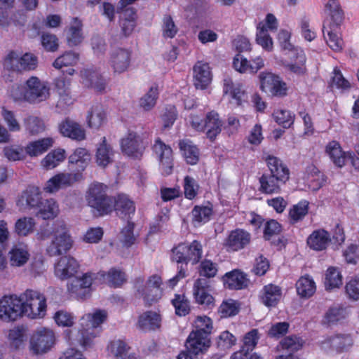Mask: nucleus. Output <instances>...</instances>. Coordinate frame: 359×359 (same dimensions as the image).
<instances>
[{
    "instance_id": "obj_46",
    "label": "nucleus",
    "mask_w": 359,
    "mask_h": 359,
    "mask_svg": "<svg viewBox=\"0 0 359 359\" xmlns=\"http://www.w3.org/2000/svg\"><path fill=\"white\" fill-rule=\"evenodd\" d=\"M66 158V151L64 149L57 148L50 153L41 161V165L46 169H53L57 166Z\"/></svg>"
},
{
    "instance_id": "obj_38",
    "label": "nucleus",
    "mask_w": 359,
    "mask_h": 359,
    "mask_svg": "<svg viewBox=\"0 0 359 359\" xmlns=\"http://www.w3.org/2000/svg\"><path fill=\"white\" fill-rule=\"evenodd\" d=\"M114 152L111 146L107 143L105 137H102V142L97 149L95 160L97 164L105 168L113 162Z\"/></svg>"
},
{
    "instance_id": "obj_42",
    "label": "nucleus",
    "mask_w": 359,
    "mask_h": 359,
    "mask_svg": "<svg viewBox=\"0 0 359 359\" xmlns=\"http://www.w3.org/2000/svg\"><path fill=\"white\" fill-rule=\"evenodd\" d=\"M98 276L103 278L108 285L113 287H121L126 282L125 273L116 268H111L107 273L104 271H100L95 274V277Z\"/></svg>"
},
{
    "instance_id": "obj_43",
    "label": "nucleus",
    "mask_w": 359,
    "mask_h": 359,
    "mask_svg": "<svg viewBox=\"0 0 359 359\" xmlns=\"http://www.w3.org/2000/svg\"><path fill=\"white\" fill-rule=\"evenodd\" d=\"M179 147L188 164L196 165L199 161V150L193 143L187 140H181Z\"/></svg>"
},
{
    "instance_id": "obj_50",
    "label": "nucleus",
    "mask_w": 359,
    "mask_h": 359,
    "mask_svg": "<svg viewBox=\"0 0 359 359\" xmlns=\"http://www.w3.org/2000/svg\"><path fill=\"white\" fill-rule=\"evenodd\" d=\"M297 292L302 297H310L316 291V284L309 276H302L296 283Z\"/></svg>"
},
{
    "instance_id": "obj_3",
    "label": "nucleus",
    "mask_w": 359,
    "mask_h": 359,
    "mask_svg": "<svg viewBox=\"0 0 359 359\" xmlns=\"http://www.w3.org/2000/svg\"><path fill=\"white\" fill-rule=\"evenodd\" d=\"M195 328L189 335L186 347L196 356L203 353L210 346V335L212 330L211 319L207 316H198L195 321Z\"/></svg>"
},
{
    "instance_id": "obj_45",
    "label": "nucleus",
    "mask_w": 359,
    "mask_h": 359,
    "mask_svg": "<svg viewBox=\"0 0 359 359\" xmlns=\"http://www.w3.org/2000/svg\"><path fill=\"white\" fill-rule=\"evenodd\" d=\"M281 230V226L278 222L273 219L270 220L265 224L264 238L271 244L278 245L282 242L280 238Z\"/></svg>"
},
{
    "instance_id": "obj_13",
    "label": "nucleus",
    "mask_w": 359,
    "mask_h": 359,
    "mask_svg": "<svg viewBox=\"0 0 359 359\" xmlns=\"http://www.w3.org/2000/svg\"><path fill=\"white\" fill-rule=\"evenodd\" d=\"M147 143L137 133L130 132L121 141V148L123 154L133 158L142 156Z\"/></svg>"
},
{
    "instance_id": "obj_63",
    "label": "nucleus",
    "mask_w": 359,
    "mask_h": 359,
    "mask_svg": "<svg viewBox=\"0 0 359 359\" xmlns=\"http://www.w3.org/2000/svg\"><path fill=\"white\" fill-rule=\"evenodd\" d=\"M1 114L11 132H18L20 130V124L13 111L2 107Z\"/></svg>"
},
{
    "instance_id": "obj_17",
    "label": "nucleus",
    "mask_w": 359,
    "mask_h": 359,
    "mask_svg": "<svg viewBox=\"0 0 359 359\" xmlns=\"http://www.w3.org/2000/svg\"><path fill=\"white\" fill-rule=\"evenodd\" d=\"M161 284V278L158 275H153L149 278L144 287H138L137 292L141 294L146 304L151 306L161 299L163 292Z\"/></svg>"
},
{
    "instance_id": "obj_15",
    "label": "nucleus",
    "mask_w": 359,
    "mask_h": 359,
    "mask_svg": "<svg viewBox=\"0 0 359 359\" xmlns=\"http://www.w3.org/2000/svg\"><path fill=\"white\" fill-rule=\"evenodd\" d=\"M152 148L159 161L162 173L165 175H170L173 168V157L171 147L163 142L161 139L157 138Z\"/></svg>"
},
{
    "instance_id": "obj_8",
    "label": "nucleus",
    "mask_w": 359,
    "mask_h": 359,
    "mask_svg": "<svg viewBox=\"0 0 359 359\" xmlns=\"http://www.w3.org/2000/svg\"><path fill=\"white\" fill-rule=\"evenodd\" d=\"M22 316L29 318H42L45 316L46 301L45 297L37 291L27 290L20 294Z\"/></svg>"
},
{
    "instance_id": "obj_58",
    "label": "nucleus",
    "mask_w": 359,
    "mask_h": 359,
    "mask_svg": "<svg viewBox=\"0 0 359 359\" xmlns=\"http://www.w3.org/2000/svg\"><path fill=\"white\" fill-rule=\"evenodd\" d=\"M108 349L116 359H126L129 347L126 342L115 339L110 342Z\"/></svg>"
},
{
    "instance_id": "obj_23",
    "label": "nucleus",
    "mask_w": 359,
    "mask_h": 359,
    "mask_svg": "<svg viewBox=\"0 0 359 359\" xmlns=\"http://www.w3.org/2000/svg\"><path fill=\"white\" fill-rule=\"evenodd\" d=\"M91 161L90 152L85 148H76L68 158L70 170L81 173L85 170Z\"/></svg>"
},
{
    "instance_id": "obj_12",
    "label": "nucleus",
    "mask_w": 359,
    "mask_h": 359,
    "mask_svg": "<svg viewBox=\"0 0 359 359\" xmlns=\"http://www.w3.org/2000/svg\"><path fill=\"white\" fill-rule=\"evenodd\" d=\"M22 299L17 295H5L0 299V319L15 321L22 316Z\"/></svg>"
},
{
    "instance_id": "obj_19",
    "label": "nucleus",
    "mask_w": 359,
    "mask_h": 359,
    "mask_svg": "<svg viewBox=\"0 0 359 359\" xmlns=\"http://www.w3.org/2000/svg\"><path fill=\"white\" fill-rule=\"evenodd\" d=\"M43 198L39 188L29 187L21 194L18 204L25 211H33L34 213Z\"/></svg>"
},
{
    "instance_id": "obj_52",
    "label": "nucleus",
    "mask_w": 359,
    "mask_h": 359,
    "mask_svg": "<svg viewBox=\"0 0 359 359\" xmlns=\"http://www.w3.org/2000/svg\"><path fill=\"white\" fill-rule=\"evenodd\" d=\"M81 29V22L76 18H74L67 37L69 46H74L81 43L83 39Z\"/></svg>"
},
{
    "instance_id": "obj_11",
    "label": "nucleus",
    "mask_w": 359,
    "mask_h": 359,
    "mask_svg": "<svg viewBox=\"0 0 359 359\" xmlns=\"http://www.w3.org/2000/svg\"><path fill=\"white\" fill-rule=\"evenodd\" d=\"M259 79L262 91L276 97H284L287 95V84L278 76L271 72H263L259 74Z\"/></svg>"
},
{
    "instance_id": "obj_54",
    "label": "nucleus",
    "mask_w": 359,
    "mask_h": 359,
    "mask_svg": "<svg viewBox=\"0 0 359 359\" xmlns=\"http://www.w3.org/2000/svg\"><path fill=\"white\" fill-rule=\"evenodd\" d=\"M256 41L265 50L268 51L272 50L273 41L268 34V30L263 22H260L257 25Z\"/></svg>"
},
{
    "instance_id": "obj_6",
    "label": "nucleus",
    "mask_w": 359,
    "mask_h": 359,
    "mask_svg": "<svg viewBox=\"0 0 359 359\" xmlns=\"http://www.w3.org/2000/svg\"><path fill=\"white\" fill-rule=\"evenodd\" d=\"M107 187L94 183L89 187L86 200L88 205L97 212L98 216L110 214L114 209V198L107 194Z\"/></svg>"
},
{
    "instance_id": "obj_56",
    "label": "nucleus",
    "mask_w": 359,
    "mask_h": 359,
    "mask_svg": "<svg viewBox=\"0 0 359 359\" xmlns=\"http://www.w3.org/2000/svg\"><path fill=\"white\" fill-rule=\"evenodd\" d=\"M79 58V54L67 51L57 57L53 62V66L57 69H61L65 67L74 66L78 62Z\"/></svg>"
},
{
    "instance_id": "obj_27",
    "label": "nucleus",
    "mask_w": 359,
    "mask_h": 359,
    "mask_svg": "<svg viewBox=\"0 0 359 359\" xmlns=\"http://www.w3.org/2000/svg\"><path fill=\"white\" fill-rule=\"evenodd\" d=\"M130 52L124 48H118L114 50L110 57V65L116 73H123L126 72L130 64Z\"/></svg>"
},
{
    "instance_id": "obj_4",
    "label": "nucleus",
    "mask_w": 359,
    "mask_h": 359,
    "mask_svg": "<svg viewBox=\"0 0 359 359\" xmlns=\"http://www.w3.org/2000/svg\"><path fill=\"white\" fill-rule=\"evenodd\" d=\"M107 317L104 310H97L93 313H87L80 320L81 328L78 332L76 341L84 348L87 349L93 344V339L97 336V328L103 323Z\"/></svg>"
},
{
    "instance_id": "obj_34",
    "label": "nucleus",
    "mask_w": 359,
    "mask_h": 359,
    "mask_svg": "<svg viewBox=\"0 0 359 359\" xmlns=\"http://www.w3.org/2000/svg\"><path fill=\"white\" fill-rule=\"evenodd\" d=\"M222 122L217 112L211 111L207 114L204 120V130H206L208 138L214 140L222 131Z\"/></svg>"
},
{
    "instance_id": "obj_5",
    "label": "nucleus",
    "mask_w": 359,
    "mask_h": 359,
    "mask_svg": "<svg viewBox=\"0 0 359 359\" xmlns=\"http://www.w3.org/2000/svg\"><path fill=\"white\" fill-rule=\"evenodd\" d=\"M107 187L94 183L89 187L86 200L88 205L97 212L98 216L110 214L114 209V198L107 194Z\"/></svg>"
},
{
    "instance_id": "obj_24",
    "label": "nucleus",
    "mask_w": 359,
    "mask_h": 359,
    "mask_svg": "<svg viewBox=\"0 0 359 359\" xmlns=\"http://www.w3.org/2000/svg\"><path fill=\"white\" fill-rule=\"evenodd\" d=\"M30 254L27 245L15 244L8 253V263L12 267H22L29 260Z\"/></svg>"
},
{
    "instance_id": "obj_48",
    "label": "nucleus",
    "mask_w": 359,
    "mask_h": 359,
    "mask_svg": "<svg viewBox=\"0 0 359 359\" xmlns=\"http://www.w3.org/2000/svg\"><path fill=\"white\" fill-rule=\"evenodd\" d=\"M326 151L337 166L341 168L345 165L346 155L339 142H330L326 147Z\"/></svg>"
},
{
    "instance_id": "obj_51",
    "label": "nucleus",
    "mask_w": 359,
    "mask_h": 359,
    "mask_svg": "<svg viewBox=\"0 0 359 359\" xmlns=\"http://www.w3.org/2000/svg\"><path fill=\"white\" fill-rule=\"evenodd\" d=\"M348 316L347 309L340 305L334 306L328 309L325 315V323L334 325L345 319Z\"/></svg>"
},
{
    "instance_id": "obj_33",
    "label": "nucleus",
    "mask_w": 359,
    "mask_h": 359,
    "mask_svg": "<svg viewBox=\"0 0 359 359\" xmlns=\"http://www.w3.org/2000/svg\"><path fill=\"white\" fill-rule=\"evenodd\" d=\"M331 241L329 232L324 229H318L312 232L306 242L311 249L322 251L327 248Z\"/></svg>"
},
{
    "instance_id": "obj_16",
    "label": "nucleus",
    "mask_w": 359,
    "mask_h": 359,
    "mask_svg": "<svg viewBox=\"0 0 359 359\" xmlns=\"http://www.w3.org/2000/svg\"><path fill=\"white\" fill-rule=\"evenodd\" d=\"M27 101L30 103L46 100L49 97V88L46 82L36 76L30 77L26 82Z\"/></svg>"
},
{
    "instance_id": "obj_40",
    "label": "nucleus",
    "mask_w": 359,
    "mask_h": 359,
    "mask_svg": "<svg viewBox=\"0 0 359 359\" xmlns=\"http://www.w3.org/2000/svg\"><path fill=\"white\" fill-rule=\"evenodd\" d=\"M53 144L51 137L42 138L29 142L25 148V152L31 157L38 156L46 152Z\"/></svg>"
},
{
    "instance_id": "obj_10",
    "label": "nucleus",
    "mask_w": 359,
    "mask_h": 359,
    "mask_svg": "<svg viewBox=\"0 0 359 359\" xmlns=\"http://www.w3.org/2000/svg\"><path fill=\"white\" fill-rule=\"evenodd\" d=\"M6 66L18 72L34 70L38 66V57L32 53L20 55L15 51H11L6 58Z\"/></svg>"
},
{
    "instance_id": "obj_44",
    "label": "nucleus",
    "mask_w": 359,
    "mask_h": 359,
    "mask_svg": "<svg viewBox=\"0 0 359 359\" xmlns=\"http://www.w3.org/2000/svg\"><path fill=\"white\" fill-rule=\"evenodd\" d=\"M118 215L130 216L135 211V206L128 196L119 194L114 198V209Z\"/></svg>"
},
{
    "instance_id": "obj_41",
    "label": "nucleus",
    "mask_w": 359,
    "mask_h": 359,
    "mask_svg": "<svg viewBox=\"0 0 359 359\" xmlns=\"http://www.w3.org/2000/svg\"><path fill=\"white\" fill-rule=\"evenodd\" d=\"M339 27L328 26V28L323 27V32L328 46L334 52H341L344 48V41L337 33Z\"/></svg>"
},
{
    "instance_id": "obj_35",
    "label": "nucleus",
    "mask_w": 359,
    "mask_h": 359,
    "mask_svg": "<svg viewBox=\"0 0 359 359\" xmlns=\"http://www.w3.org/2000/svg\"><path fill=\"white\" fill-rule=\"evenodd\" d=\"M224 93L229 94L231 100V102L236 106L242 105L243 102L247 101V95L245 91L242 90L240 85H235L231 79L226 78L224 79Z\"/></svg>"
},
{
    "instance_id": "obj_14",
    "label": "nucleus",
    "mask_w": 359,
    "mask_h": 359,
    "mask_svg": "<svg viewBox=\"0 0 359 359\" xmlns=\"http://www.w3.org/2000/svg\"><path fill=\"white\" fill-rule=\"evenodd\" d=\"M82 175L79 172H60L49 179L43 190L47 193H55L60 189L72 186L81 178Z\"/></svg>"
},
{
    "instance_id": "obj_32",
    "label": "nucleus",
    "mask_w": 359,
    "mask_h": 359,
    "mask_svg": "<svg viewBox=\"0 0 359 359\" xmlns=\"http://www.w3.org/2000/svg\"><path fill=\"white\" fill-rule=\"evenodd\" d=\"M194 77L196 88L205 89L212 80V74L208 64L198 62L194 67Z\"/></svg>"
},
{
    "instance_id": "obj_47",
    "label": "nucleus",
    "mask_w": 359,
    "mask_h": 359,
    "mask_svg": "<svg viewBox=\"0 0 359 359\" xmlns=\"http://www.w3.org/2000/svg\"><path fill=\"white\" fill-rule=\"evenodd\" d=\"M303 345V341L295 335L287 337L282 339L279 344L277 346V351H283L286 353H292L299 350Z\"/></svg>"
},
{
    "instance_id": "obj_36",
    "label": "nucleus",
    "mask_w": 359,
    "mask_h": 359,
    "mask_svg": "<svg viewBox=\"0 0 359 359\" xmlns=\"http://www.w3.org/2000/svg\"><path fill=\"white\" fill-rule=\"evenodd\" d=\"M281 289L273 284H269L263 287L260 299L267 307L276 306L281 297Z\"/></svg>"
},
{
    "instance_id": "obj_21",
    "label": "nucleus",
    "mask_w": 359,
    "mask_h": 359,
    "mask_svg": "<svg viewBox=\"0 0 359 359\" xmlns=\"http://www.w3.org/2000/svg\"><path fill=\"white\" fill-rule=\"evenodd\" d=\"M250 234L243 229L232 231L225 239L224 245L229 252H236L245 248L250 242Z\"/></svg>"
},
{
    "instance_id": "obj_1",
    "label": "nucleus",
    "mask_w": 359,
    "mask_h": 359,
    "mask_svg": "<svg viewBox=\"0 0 359 359\" xmlns=\"http://www.w3.org/2000/svg\"><path fill=\"white\" fill-rule=\"evenodd\" d=\"M266 162L269 172L264 173L259 177V191L268 195L279 194L281 191V186L289 180L290 170L277 157L269 156L266 158Z\"/></svg>"
},
{
    "instance_id": "obj_37",
    "label": "nucleus",
    "mask_w": 359,
    "mask_h": 359,
    "mask_svg": "<svg viewBox=\"0 0 359 359\" xmlns=\"http://www.w3.org/2000/svg\"><path fill=\"white\" fill-rule=\"evenodd\" d=\"M107 121V114L101 104L93 105L87 115V123L89 128L98 130Z\"/></svg>"
},
{
    "instance_id": "obj_2",
    "label": "nucleus",
    "mask_w": 359,
    "mask_h": 359,
    "mask_svg": "<svg viewBox=\"0 0 359 359\" xmlns=\"http://www.w3.org/2000/svg\"><path fill=\"white\" fill-rule=\"evenodd\" d=\"M202 253V245L197 241H194L190 244L180 243L172 250V260L181 264V266L177 267L179 271L177 275L168 280L169 287L173 288L186 276L187 264H197L201 259Z\"/></svg>"
},
{
    "instance_id": "obj_55",
    "label": "nucleus",
    "mask_w": 359,
    "mask_h": 359,
    "mask_svg": "<svg viewBox=\"0 0 359 359\" xmlns=\"http://www.w3.org/2000/svg\"><path fill=\"white\" fill-rule=\"evenodd\" d=\"M342 285V276L335 267H330L325 273V285L326 290L338 288Z\"/></svg>"
},
{
    "instance_id": "obj_62",
    "label": "nucleus",
    "mask_w": 359,
    "mask_h": 359,
    "mask_svg": "<svg viewBox=\"0 0 359 359\" xmlns=\"http://www.w3.org/2000/svg\"><path fill=\"white\" fill-rule=\"evenodd\" d=\"M134 224L128 222L127 225L121 231L120 241L126 248L131 247L136 241L133 233Z\"/></svg>"
},
{
    "instance_id": "obj_7",
    "label": "nucleus",
    "mask_w": 359,
    "mask_h": 359,
    "mask_svg": "<svg viewBox=\"0 0 359 359\" xmlns=\"http://www.w3.org/2000/svg\"><path fill=\"white\" fill-rule=\"evenodd\" d=\"M73 245V240L64 222H57L53 226V237L46 247V252L50 257L67 253Z\"/></svg>"
},
{
    "instance_id": "obj_28",
    "label": "nucleus",
    "mask_w": 359,
    "mask_h": 359,
    "mask_svg": "<svg viewBox=\"0 0 359 359\" xmlns=\"http://www.w3.org/2000/svg\"><path fill=\"white\" fill-rule=\"evenodd\" d=\"M233 65L234 69L241 73L250 72L255 74L264 67V60L260 57L255 58L251 62L241 55L238 54L233 58Z\"/></svg>"
},
{
    "instance_id": "obj_9",
    "label": "nucleus",
    "mask_w": 359,
    "mask_h": 359,
    "mask_svg": "<svg viewBox=\"0 0 359 359\" xmlns=\"http://www.w3.org/2000/svg\"><path fill=\"white\" fill-rule=\"evenodd\" d=\"M55 341L53 330L41 328L35 331L29 340V350L34 355H42L48 352Z\"/></svg>"
},
{
    "instance_id": "obj_61",
    "label": "nucleus",
    "mask_w": 359,
    "mask_h": 359,
    "mask_svg": "<svg viewBox=\"0 0 359 359\" xmlns=\"http://www.w3.org/2000/svg\"><path fill=\"white\" fill-rule=\"evenodd\" d=\"M158 88L152 86L149 91L140 100V105L144 110L149 111L156 104L158 98Z\"/></svg>"
},
{
    "instance_id": "obj_49",
    "label": "nucleus",
    "mask_w": 359,
    "mask_h": 359,
    "mask_svg": "<svg viewBox=\"0 0 359 359\" xmlns=\"http://www.w3.org/2000/svg\"><path fill=\"white\" fill-rule=\"evenodd\" d=\"M23 124L27 133L31 135H38L45 130L43 121L34 115H29L23 119Z\"/></svg>"
},
{
    "instance_id": "obj_30",
    "label": "nucleus",
    "mask_w": 359,
    "mask_h": 359,
    "mask_svg": "<svg viewBox=\"0 0 359 359\" xmlns=\"http://www.w3.org/2000/svg\"><path fill=\"white\" fill-rule=\"evenodd\" d=\"M161 325V317L159 313L153 311H147L142 313L137 320V327L144 331H154Z\"/></svg>"
},
{
    "instance_id": "obj_22",
    "label": "nucleus",
    "mask_w": 359,
    "mask_h": 359,
    "mask_svg": "<svg viewBox=\"0 0 359 359\" xmlns=\"http://www.w3.org/2000/svg\"><path fill=\"white\" fill-rule=\"evenodd\" d=\"M59 130L64 137L75 141L80 142L86 138L84 128L80 123L69 118H65L60 123Z\"/></svg>"
},
{
    "instance_id": "obj_18",
    "label": "nucleus",
    "mask_w": 359,
    "mask_h": 359,
    "mask_svg": "<svg viewBox=\"0 0 359 359\" xmlns=\"http://www.w3.org/2000/svg\"><path fill=\"white\" fill-rule=\"evenodd\" d=\"M96 278L95 273H86L81 278L72 280L67 285L68 291L77 298L84 299L89 295L93 280Z\"/></svg>"
},
{
    "instance_id": "obj_26",
    "label": "nucleus",
    "mask_w": 359,
    "mask_h": 359,
    "mask_svg": "<svg viewBox=\"0 0 359 359\" xmlns=\"http://www.w3.org/2000/svg\"><path fill=\"white\" fill-rule=\"evenodd\" d=\"M325 12L327 17L323 23L324 28L340 26L343 20V12L337 0H329L325 5Z\"/></svg>"
},
{
    "instance_id": "obj_64",
    "label": "nucleus",
    "mask_w": 359,
    "mask_h": 359,
    "mask_svg": "<svg viewBox=\"0 0 359 359\" xmlns=\"http://www.w3.org/2000/svg\"><path fill=\"white\" fill-rule=\"evenodd\" d=\"M275 121L284 128H290L294 123V117L290 111L278 109L273 114Z\"/></svg>"
},
{
    "instance_id": "obj_20",
    "label": "nucleus",
    "mask_w": 359,
    "mask_h": 359,
    "mask_svg": "<svg viewBox=\"0 0 359 359\" xmlns=\"http://www.w3.org/2000/svg\"><path fill=\"white\" fill-rule=\"evenodd\" d=\"M353 344L351 336L348 334H337L327 337L321 341L320 346L325 351L334 350L338 353L348 351Z\"/></svg>"
},
{
    "instance_id": "obj_39",
    "label": "nucleus",
    "mask_w": 359,
    "mask_h": 359,
    "mask_svg": "<svg viewBox=\"0 0 359 359\" xmlns=\"http://www.w3.org/2000/svg\"><path fill=\"white\" fill-rule=\"evenodd\" d=\"M34 213L43 219H53L59 213L58 205L53 198L42 200Z\"/></svg>"
},
{
    "instance_id": "obj_29",
    "label": "nucleus",
    "mask_w": 359,
    "mask_h": 359,
    "mask_svg": "<svg viewBox=\"0 0 359 359\" xmlns=\"http://www.w3.org/2000/svg\"><path fill=\"white\" fill-rule=\"evenodd\" d=\"M83 83L88 88H93L97 92L104 90L106 82L102 75L93 69H85L81 72Z\"/></svg>"
},
{
    "instance_id": "obj_53",
    "label": "nucleus",
    "mask_w": 359,
    "mask_h": 359,
    "mask_svg": "<svg viewBox=\"0 0 359 359\" xmlns=\"http://www.w3.org/2000/svg\"><path fill=\"white\" fill-rule=\"evenodd\" d=\"M226 284L230 289H241L247 286L248 279L245 274L238 270H234L226 274Z\"/></svg>"
},
{
    "instance_id": "obj_59",
    "label": "nucleus",
    "mask_w": 359,
    "mask_h": 359,
    "mask_svg": "<svg viewBox=\"0 0 359 359\" xmlns=\"http://www.w3.org/2000/svg\"><path fill=\"white\" fill-rule=\"evenodd\" d=\"M309 204L307 201H302L292 206L290 210L289 217L293 222L302 220L307 215Z\"/></svg>"
},
{
    "instance_id": "obj_60",
    "label": "nucleus",
    "mask_w": 359,
    "mask_h": 359,
    "mask_svg": "<svg viewBox=\"0 0 359 359\" xmlns=\"http://www.w3.org/2000/svg\"><path fill=\"white\" fill-rule=\"evenodd\" d=\"M172 304L175 309V313L179 316H185L190 311L188 299L184 294L175 295L172 299Z\"/></svg>"
},
{
    "instance_id": "obj_31",
    "label": "nucleus",
    "mask_w": 359,
    "mask_h": 359,
    "mask_svg": "<svg viewBox=\"0 0 359 359\" xmlns=\"http://www.w3.org/2000/svg\"><path fill=\"white\" fill-rule=\"evenodd\" d=\"M122 13L119 19L121 27V35L124 37L130 36L136 27L137 13L133 8H126L123 11H118Z\"/></svg>"
},
{
    "instance_id": "obj_57",
    "label": "nucleus",
    "mask_w": 359,
    "mask_h": 359,
    "mask_svg": "<svg viewBox=\"0 0 359 359\" xmlns=\"http://www.w3.org/2000/svg\"><path fill=\"white\" fill-rule=\"evenodd\" d=\"M35 224L34 219L32 217L20 218L15 222V232L19 236H26L33 232Z\"/></svg>"
},
{
    "instance_id": "obj_25",
    "label": "nucleus",
    "mask_w": 359,
    "mask_h": 359,
    "mask_svg": "<svg viewBox=\"0 0 359 359\" xmlns=\"http://www.w3.org/2000/svg\"><path fill=\"white\" fill-rule=\"evenodd\" d=\"M79 264L72 257H62L55 266V274L59 278L64 280L72 276L77 272Z\"/></svg>"
}]
</instances>
